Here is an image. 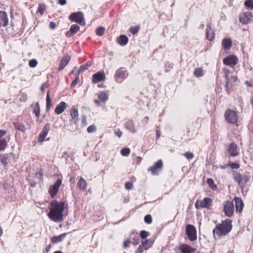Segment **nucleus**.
<instances>
[{"mask_svg": "<svg viewBox=\"0 0 253 253\" xmlns=\"http://www.w3.org/2000/svg\"><path fill=\"white\" fill-rule=\"evenodd\" d=\"M250 176L248 174L243 175L238 182V184L240 187L243 189L244 187L246 185L247 183L250 181Z\"/></svg>", "mask_w": 253, "mask_h": 253, "instance_id": "f3484780", "label": "nucleus"}, {"mask_svg": "<svg viewBox=\"0 0 253 253\" xmlns=\"http://www.w3.org/2000/svg\"><path fill=\"white\" fill-rule=\"evenodd\" d=\"M125 127L132 133H135L136 131L134 123L132 120H129L125 123Z\"/></svg>", "mask_w": 253, "mask_h": 253, "instance_id": "b1692460", "label": "nucleus"}, {"mask_svg": "<svg viewBox=\"0 0 253 253\" xmlns=\"http://www.w3.org/2000/svg\"><path fill=\"white\" fill-rule=\"evenodd\" d=\"M74 35V34L72 31H71L70 29L66 33V36L67 37H71L73 36Z\"/></svg>", "mask_w": 253, "mask_h": 253, "instance_id": "bf43d9fd", "label": "nucleus"}, {"mask_svg": "<svg viewBox=\"0 0 253 253\" xmlns=\"http://www.w3.org/2000/svg\"><path fill=\"white\" fill-rule=\"evenodd\" d=\"M70 115L71 116V121L74 123V124H76L79 120V114L77 109L72 108L70 111Z\"/></svg>", "mask_w": 253, "mask_h": 253, "instance_id": "5701e85b", "label": "nucleus"}, {"mask_svg": "<svg viewBox=\"0 0 253 253\" xmlns=\"http://www.w3.org/2000/svg\"><path fill=\"white\" fill-rule=\"evenodd\" d=\"M7 141L5 139L0 140V151L4 150L7 145Z\"/></svg>", "mask_w": 253, "mask_h": 253, "instance_id": "37998d69", "label": "nucleus"}, {"mask_svg": "<svg viewBox=\"0 0 253 253\" xmlns=\"http://www.w3.org/2000/svg\"><path fill=\"white\" fill-rule=\"evenodd\" d=\"M232 45V42L228 39H224L222 42V46L224 50H228Z\"/></svg>", "mask_w": 253, "mask_h": 253, "instance_id": "bb28decb", "label": "nucleus"}, {"mask_svg": "<svg viewBox=\"0 0 253 253\" xmlns=\"http://www.w3.org/2000/svg\"><path fill=\"white\" fill-rule=\"evenodd\" d=\"M96 130V128L94 125H91L89 126L87 128V131L88 133H91L95 131Z\"/></svg>", "mask_w": 253, "mask_h": 253, "instance_id": "3c124183", "label": "nucleus"}, {"mask_svg": "<svg viewBox=\"0 0 253 253\" xmlns=\"http://www.w3.org/2000/svg\"><path fill=\"white\" fill-rule=\"evenodd\" d=\"M31 108L33 109V113L35 114L37 117V121H38L40 116V108L39 103L36 102L31 105Z\"/></svg>", "mask_w": 253, "mask_h": 253, "instance_id": "4be33fe9", "label": "nucleus"}, {"mask_svg": "<svg viewBox=\"0 0 253 253\" xmlns=\"http://www.w3.org/2000/svg\"><path fill=\"white\" fill-rule=\"evenodd\" d=\"M144 250H145L144 248V247L143 246L142 244L139 245V246L138 248L137 252L139 253H142L144 251Z\"/></svg>", "mask_w": 253, "mask_h": 253, "instance_id": "13d9d810", "label": "nucleus"}, {"mask_svg": "<svg viewBox=\"0 0 253 253\" xmlns=\"http://www.w3.org/2000/svg\"><path fill=\"white\" fill-rule=\"evenodd\" d=\"M223 70L224 71V75H225V80H226L225 86L226 87H227L228 84H230V83L231 82V80L229 78V74L230 72L227 69H226V68H224Z\"/></svg>", "mask_w": 253, "mask_h": 253, "instance_id": "c9c22d12", "label": "nucleus"}, {"mask_svg": "<svg viewBox=\"0 0 253 253\" xmlns=\"http://www.w3.org/2000/svg\"><path fill=\"white\" fill-rule=\"evenodd\" d=\"M128 73L125 68H120L117 70L114 75V79L118 83H121L125 79L127 78Z\"/></svg>", "mask_w": 253, "mask_h": 253, "instance_id": "7ed1b4c3", "label": "nucleus"}, {"mask_svg": "<svg viewBox=\"0 0 253 253\" xmlns=\"http://www.w3.org/2000/svg\"><path fill=\"white\" fill-rule=\"evenodd\" d=\"M98 97L102 102H106L108 100V95L104 91L100 92Z\"/></svg>", "mask_w": 253, "mask_h": 253, "instance_id": "72a5a7b5", "label": "nucleus"}, {"mask_svg": "<svg viewBox=\"0 0 253 253\" xmlns=\"http://www.w3.org/2000/svg\"><path fill=\"white\" fill-rule=\"evenodd\" d=\"M50 205L51 207L47 214L48 217L54 222L62 221L63 219V213L65 208V202L53 200Z\"/></svg>", "mask_w": 253, "mask_h": 253, "instance_id": "f257e3e1", "label": "nucleus"}, {"mask_svg": "<svg viewBox=\"0 0 253 253\" xmlns=\"http://www.w3.org/2000/svg\"><path fill=\"white\" fill-rule=\"evenodd\" d=\"M70 57L68 55L65 56L60 61V64L65 67L70 60Z\"/></svg>", "mask_w": 253, "mask_h": 253, "instance_id": "f704fd0d", "label": "nucleus"}, {"mask_svg": "<svg viewBox=\"0 0 253 253\" xmlns=\"http://www.w3.org/2000/svg\"><path fill=\"white\" fill-rule=\"evenodd\" d=\"M244 4L246 7L253 9V0H246Z\"/></svg>", "mask_w": 253, "mask_h": 253, "instance_id": "a18cd8bd", "label": "nucleus"}, {"mask_svg": "<svg viewBox=\"0 0 253 253\" xmlns=\"http://www.w3.org/2000/svg\"><path fill=\"white\" fill-rule=\"evenodd\" d=\"M207 182H208V183L209 184V186H210L212 188V186H211V185H212V184H213V185H214V182H213V180H212V179H211V178H209V179H208V180H207Z\"/></svg>", "mask_w": 253, "mask_h": 253, "instance_id": "052dcab7", "label": "nucleus"}, {"mask_svg": "<svg viewBox=\"0 0 253 253\" xmlns=\"http://www.w3.org/2000/svg\"><path fill=\"white\" fill-rule=\"evenodd\" d=\"M105 79V74L102 72H98L92 76V82L93 83H97L103 81Z\"/></svg>", "mask_w": 253, "mask_h": 253, "instance_id": "2eb2a0df", "label": "nucleus"}, {"mask_svg": "<svg viewBox=\"0 0 253 253\" xmlns=\"http://www.w3.org/2000/svg\"><path fill=\"white\" fill-rule=\"evenodd\" d=\"M183 156L189 160H191L194 157V155L191 152H185L183 154Z\"/></svg>", "mask_w": 253, "mask_h": 253, "instance_id": "8fccbe9b", "label": "nucleus"}, {"mask_svg": "<svg viewBox=\"0 0 253 253\" xmlns=\"http://www.w3.org/2000/svg\"><path fill=\"white\" fill-rule=\"evenodd\" d=\"M13 125L16 129L21 131L24 132L26 129L25 125L19 121H15L13 122Z\"/></svg>", "mask_w": 253, "mask_h": 253, "instance_id": "cd10ccee", "label": "nucleus"}, {"mask_svg": "<svg viewBox=\"0 0 253 253\" xmlns=\"http://www.w3.org/2000/svg\"><path fill=\"white\" fill-rule=\"evenodd\" d=\"M228 166L232 169H238L240 167L239 165L235 163H230L228 164Z\"/></svg>", "mask_w": 253, "mask_h": 253, "instance_id": "603ef678", "label": "nucleus"}, {"mask_svg": "<svg viewBox=\"0 0 253 253\" xmlns=\"http://www.w3.org/2000/svg\"><path fill=\"white\" fill-rule=\"evenodd\" d=\"M206 36L207 39L210 41H212L214 38V33L210 25L207 26Z\"/></svg>", "mask_w": 253, "mask_h": 253, "instance_id": "412c9836", "label": "nucleus"}, {"mask_svg": "<svg viewBox=\"0 0 253 253\" xmlns=\"http://www.w3.org/2000/svg\"><path fill=\"white\" fill-rule=\"evenodd\" d=\"M234 206L233 202L226 201L223 205V211L228 217H231L234 213Z\"/></svg>", "mask_w": 253, "mask_h": 253, "instance_id": "0eeeda50", "label": "nucleus"}, {"mask_svg": "<svg viewBox=\"0 0 253 253\" xmlns=\"http://www.w3.org/2000/svg\"><path fill=\"white\" fill-rule=\"evenodd\" d=\"M231 222L230 219H228L223 221L221 224H217L212 231L214 239H216V236L220 237L230 232L232 227Z\"/></svg>", "mask_w": 253, "mask_h": 253, "instance_id": "f03ea898", "label": "nucleus"}, {"mask_svg": "<svg viewBox=\"0 0 253 253\" xmlns=\"http://www.w3.org/2000/svg\"><path fill=\"white\" fill-rule=\"evenodd\" d=\"M115 134L119 137H121L122 135V132L119 128H116L114 129Z\"/></svg>", "mask_w": 253, "mask_h": 253, "instance_id": "6e6d98bb", "label": "nucleus"}, {"mask_svg": "<svg viewBox=\"0 0 253 253\" xmlns=\"http://www.w3.org/2000/svg\"><path fill=\"white\" fill-rule=\"evenodd\" d=\"M62 183L61 179L58 178L55 183L50 187L49 190V193L51 198H53L57 193L59 188Z\"/></svg>", "mask_w": 253, "mask_h": 253, "instance_id": "6e6552de", "label": "nucleus"}, {"mask_svg": "<svg viewBox=\"0 0 253 253\" xmlns=\"http://www.w3.org/2000/svg\"><path fill=\"white\" fill-rule=\"evenodd\" d=\"M235 203V207L237 212H241L244 207V203L243 200L239 197H235L234 199Z\"/></svg>", "mask_w": 253, "mask_h": 253, "instance_id": "dca6fc26", "label": "nucleus"}, {"mask_svg": "<svg viewBox=\"0 0 253 253\" xmlns=\"http://www.w3.org/2000/svg\"><path fill=\"white\" fill-rule=\"evenodd\" d=\"M82 119L83 124L84 125H86V116L85 115H83L82 116Z\"/></svg>", "mask_w": 253, "mask_h": 253, "instance_id": "0e129e2a", "label": "nucleus"}, {"mask_svg": "<svg viewBox=\"0 0 253 253\" xmlns=\"http://www.w3.org/2000/svg\"><path fill=\"white\" fill-rule=\"evenodd\" d=\"M130 152V149L129 148H123L121 151V154L123 156H127Z\"/></svg>", "mask_w": 253, "mask_h": 253, "instance_id": "a19ab883", "label": "nucleus"}, {"mask_svg": "<svg viewBox=\"0 0 253 253\" xmlns=\"http://www.w3.org/2000/svg\"><path fill=\"white\" fill-rule=\"evenodd\" d=\"M242 175H241L240 173L237 171H234L233 173V178L235 181L237 183L239 182Z\"/></svg>", "mask_w": 253, "mask_h": 253, "instance_id": "ea45409f", "label": "nucleus"}, {"mask_svg": "<svg viewBox=\"0 0 253 253\" xmlns=\"http://www.w3.org/2000/svg\"><path fill=\"white\" fill-rule=\"evenodd\" d=\"M117 42L120 45L124 46L127 43L128 38L126 36L124 35H121L117 39Z\"/></svg>", "mask_w": 253, "mask_h": 253, "instance_id": "a878e982", "label": "nucleus"}, {"mask_svg": "<svg viewBox=\"0 0 253 253\" xmlns=\"http://www.w3.org/2000/svg\"><path fill=\"white\" fill-rule=\"evenodd\" d=\"M145 250L149 249L153 245V241L151 240H147L141 243Z\"/></svg>", "mask_w": 253, "mask_h": 253, "instance_id": "2f4dec72", "label": "nucleus"}, {"mask_svg": "<svg viewBox=\"0 0 253 253\" xmlns=\"http://www.w3.org/2000/svg\"><path fill=\"white\" fill-rule=\"evenodd\" d=\"M228 151L232 157H236L239 154V150L237 145L234 143H231L229 145Z\"/></svg>", "mask_w": 253, "mask_h": 253, "instance_id": "f8f14e48", "label": "nucleus"}, {"mask_svg": "<svg viewBox=\"0 0 253 253\" xmlns=\"http://www.w3.org/2000/svg\"><path fill=\"white\" fill-rule=\"evenodd\" d=\"M45 9V6L43 4H40L39 5L37 12L40 13L41 15H42Z\"/></svg>", "mask_w": 253, "mask_h": 253, "instance_id": "c03bdc74", "label": "nucleus"}, {"mask_svg": "<svg viewBox=\"0 0 253 253\" xmlns=\"http://www.w3.org/2000/svg\"><path fill=\"white\" fill-rule=\"evenodd\" d=\"M105 32V28L103 27L100 26L96 30V34L98 36H102Z\"/></svg>", "mask_w": 253, "mask_h": 253, "instance_id": "e433bc0d", "label": "nucleus"}, {"mask_svg": "<svg viewBox=\"0 0 253 253\" xmlns=\"http://www.w3.org/2000/svg\"><path fill=\"white\" fill-rule=\"evenodd\" d=\"M50 128V126L49 124H46L45 125L39 136L38 140L39 142H42L44 141V138L48 134Z\"/></svg>", "mask_w": 253, "mask_h": 253, "instance_id": "9d476101", "label": "nucleus"}, {"mask_svg": "<svg viewBox=\"0 0 253 253\" xmlns=\"http://www.w3.org/2000/svg\"><path fill=\"white\" fill-rule=\"evenodd\" d=\"M56 27V24L55 22H51L50 23L49 27L51 29H54Z\"/></svg>", "mask_w": 253, "mask_h": 253, "instance_id": "e2e57ef3", "label": "nucleus"}, {"mask_svg": "<svg viewBox=\"0 0 253 253\" xmlns=\"http://www.w3.org/2000/svg\"><path fill=\"white\" fill-rule=\"evenodd\" d=\"M252 17L251 12L242 13L240 16V22L244 24H248L252 20Z\"/></svg>", "mask_w": 253, "mask_h": 253, "instance_id": "9b49d317", "label": "nucleus"}, {"mask_svg": "<svg viewBox=\"0 0 253 253\" xmlns=\"http://www.w3.org/2000/svg\"><path fill=\"white\" fill-rule=\"evenodd\" d=\"M144 221L147 224H150L152 222V216L150 214H147L144 217Z\"/></svg>", "mask_w": 253, "mask_h": 253, "instance_id": "49530a36", "label": "nucleus"}, {"mask_svg": "<svg viewBox=\"0 0 253 253\" xmlns=\"http://www.w3.org/2000/svg\"><path fill=\"white\" fill-rule=\"evenodd\" d=\"M226 121L231 124H236L238 122V115L236 112L231 110H228L225 113Z\"/></svg>", "mask_w": 253, "mask_h": 253, "instance_id": "423d86ee", "label": "nucleus"}, {"mask_svg": "<svg viewBox=\"0 0 253 253\" xmlns=\"http://www.w3.org/2000/svg\"><path fill=\"white\" fill-rule=\"evenodd\" d=\"M66 236V233H63L58 236H53L51 238V241L53 243H57L58 242H61L65 238Z\"/></svg>", "mask_w": 253, "mask_h": 253, "instance_id": "c85d7f7f", "label": "nucleus"}, {"mask_svg": "<svg viewBox=\"0 0 253 253\" xmlns=\"http://www.w3.org/2000/svg\"><path fill=\"white\" fill-rule=\"evenodd\" d=\"M163 165V162L161 160H158L155 166L150 167L149 170L151 171L152 174H157L158 169H162Z\"/></svg>", "mask_w": 253, "mask_h": 253, "instance_id": "a211bd4d", "label": "nucleus"}, {"mask_svg": "<svg viewBox=\"0 0 253 253\" xmlns=\"http://www.w3.org/2000/svg\"><path fill=\"white\" fill-rule=\"evenodd\" d=\"M38 64V62L36 59H33L29 61V65L31 68L35 67Z\"/></svg>", "mask_w": 253, "mask_h": 253, "instance_id": "de8ad7c7", "label": "nucleus"}, {"mask_svg": "<svg viewBox=\"0 0 253 253\" xmlns=\"http://www.w3.org/2000/svg\"><path fill=\"white\" fill-rule=\"evenodd\" d=\"M58 2L60 5H64L66 4V3L67 2V0H58Z\"/></svg>", "mask_w": 253, "mask_h": 253, "instance_id": "69168bd1", "label": "nucleus"}, {"mask_svg": "<svg viewBox=\"0 0 253 253\" xmlns=\"http://www.w3.org/2000/svg\"><path fill=\"white\" fill-rule=\"evenodd\" d=\"M238 61L236 56L233 55H230L224 58L223 62L225 65L233 66L235 65Z\"/></svg>", "mask_w": 253, "mask_h": 253, "instance_id": "1a4fd4ad", "label": "nucleus"}, {"mask_svg": "<svg viewBox=\"0 0 253 253\" xmlns=\"http://www.w3.org/2000/svg\"><path fill=\"white\" fill-rule=\"evenodd\" d=\"M125 188L127 190H131L133 188V184L132 183L127 182L125 184Z\"/></svg>", "mask_w": 253, "mask_h": 253, "instance_id": "5fc2aeb1", "label": "nucleus"}, {"mask_svg": "<svg viewBox=\"0 0 253 253\" xmlns=\"http://www.w3.org/2000/svg\"><path fill=\"white\" fill-rule=\"evenodd\" d=\"M200 200H198L196 201V202L195 203V207L197 209H199L200 208H202L201 206H200Z\"/></svg>", "mask_w": 253, "mask_h": 253, "instance_id": "680f3d73", "label": "nucleus"}, {"mask_svg": "<svg viewBox=\"0 0 253 253\" xmlns=\"http://www.w3.org/2000/svg\"><path fill=\"white\" fill-rule=\"evenodd\" d=\"M131 241L129 240H127L124 242L123 247L125 249L128 248L129 246V244Z\"/></svg>", "mask_w": 253, "mask_h": 253, "instance_id": "4d7b16f0", "label": "nucleus"}, {"mask_svg": "<svg viewBox=\"0 0 253 253\" xmlns=\"http://www.w3.org/2000/svg\"><path fill=\"white\" fill-rule=\"evenodd\" d=\"M46 110L48 111L49 109L51 106V101L49 96V92H47L46 97Z\"/></svg>", "mask_w": 253, "mask_h": 253, "instance_id": "58836bf2", "label": "nucleus"}, {"mask_svg": "<svg viewBox=\"0 0 253 253\" xmlns=\"http://www.w3.org/2000/svg\"><path fill=\"white\" fill-rule=\"evenodd\" d=\"M194 75L197 78L202 77L204 75V71L201 68H195L194 71Z\"/></svg>", "mask_w": 253, "mask_h": 253, "instance_id": "473e14b6", "label": "nucleus"}, {"mask_svg": "<svg viewBox=\"0 0 253 253\" xmlns=\"http://www.w3.org/2000/svg\"><path fill=\"white\" fill-rule=\"evenodd\" d=\"M78 187L82 190H85L87 187V183L85 180L81 177L77 183Z\"/></svg>", "mask_w": 253, "mask_h": 253, "instance_id": "393cba45", "label": "nucleus"}, {"mask_svg": "<svg viewBox=\"0 0 253 253\" xmlns=\"http://www.w3.org/2000/svg\"><path fill=\"white\" fill-rule=\"evenodd\" d=\"M212 200L209 197L204 198V199L200 202V206L202 208H205L208 210L211 209L212 205Z\"/></svg>", "mask_w": 253, "mask_h": 253, "instance_id": "ddd939ff", "label": "nucleus"}, {"mask_svg": "<svg viewBox=\"0 0 253 253\" xmlns=\"http://www.w3.org/2000/svg\"><path fill=\"white\" fill-rule=\"evenodd\" d=\"M6 133V131L5 130H3L0 129V138L1 137H2Z\"/></svg>", "mask_w": 253, "mask_h": 253, "instance_id": "774afa93", "label": "nucleus"}, {"mask_svg": "<svg viewBox=\"0 0 253 253\" xmlns=\"http://www.w3.org/2000/svg\"><path fill=\"white\" fill-rule=\"evenodd\" d=\"M186 234L191 241H194L197 239V231L194 225L191 224L186 225Z\"/></svg>", "mask_w": 253, "mask_h": 253, "instance_id": "39448f33", "label": "nucleus"}, {"mask_svg": "<svg viewBox=\"0 0 253 253\" xmlns=\"http://www.w3.org/2000/svg\"><path fill=\"white\" fill-rule=\"evenodd\" d=\"M8 24V19L6 13L0 10V27H6Z\"/></svg>", "mask_w": 253, "mask_h": 253, "instance_id": "4468645a", "label": "nucleus"}, {"mask_svg": "<svg viewBox=\"0 0 253 253\" xmlns=\"http://www.w3.org/2000/svg\"><path fill=\"white\" fill-rule=\"evenodd\" d=\"M149 235V233L145 230H142L140 233L139 237H140L142 239H144L147 237Z\"/></svg>", "mask_w": 253, "mask_h": 253, "instance_id": "09e8293b", "label": "nucleus"}, {"mask_svg": "<svg viewBox=\"0 0 253 253\" xmlns=\"http://www.w3.org/2000/svg\"><path fill=\"white\" fill-rule=\"evenodd\" d=\"M67 104L64 101L61 102L59 104H58L54 112L55 114L57 115H59L63 113L65 109L67 108Z\"/></svg>", "mask_w": 253, "mask_h": 253, "instance_id": "6ab92c4d", "label": "nucleus"}, {"mask_svg": "<svg viewBox=\"0 0 253 253\" xmlns=\"http://www.w3.org/2000/svg\"><path fill=\"white\" fill-rule=\"evenodd\" d=\"M69 19L73 22L80 24H84V19L82 12L78 11L71 13L69 16Z\"/></svg>", "mask_w": 253, "mask_h": 253, "instance_id": "20e7f679", "label": "nucleus"}, {"mask_svg": "<svg viewBox=\"0 0 253 253\" xmlns=\"http://www.w3.org/2000/svg\"><path fill=\"white\" fill-rule=\"evenodd\" d=\"M1 162L4 166H6L9 163L10 160L7 154L3 156L1 158Z\"/></svg>", "mask_w": 253, "mask_h": 253, "instance_id": "4c0bfd02", "label": "nucleus"}, {"mask_svg": "<svg viewBox=\"0 0 253 253\" xmlns=\"http://www.w3.org/2000/svg\"><path fill=\"white\" fill-rule=\"evenodd\" d=\"M138 31V28L136 27H132L129 28V32L132 34H136Z\"/></svg>", "mask_w": 253, "mask_h": 253, "instance_id": "864d4df0", "label": "nucleus"}, {"mask_svg": "<svg viewBox=\"0 0 253 253\" xmlns=\"http://www.w3.org/2000/svg\"><path fill=\"white\" fill-rule=\"evenodd\" d=\"M179 250L182 253H192L195 251V249L192 248L188 245L183 244L179 247Z\"/></svg>", "mask_w": 253, "mask_h": 253, "instance_id": "aec40b11", "label": "nucleus"}, {"mask_svg": "<svg viewBox=\"0 0 253 253\" xmlns=\"http://www.w3.org/2000/svg\"><path fill=\"white\" fill-rule=\"evenodd\" d=\"M70 30L75 34L80 30V27L77 24H74L71 26Z\"/></svg>", "mask_w": 253, "mask_h": 253, "instance_id": "79ce46f5", "label": "nucleus"}, {"mask_svg": "<svg viewBox=\"0 0 253 253\" xmlns=\"http://www.w3.org/2000/svg\"><path fill=\"white\" fill-rule=\"evenodd\" d=\"M77 80H78V79L76 78L75 80H74L72 82V83L71 84V87H74L75 85H76V84H77Z\"/></svg>", "mask_w": 253, "mask_h": 253, "instance_id": "338daca9", "label": "nucleus"}, {"mask_svg": "<svg viewBox=\"0 0 253 253\" xmlns=\"http://www.w3.org/2000/svg\"><path fill=\"white\" fill-rule=\"evenodd\" d=\"M91 65V62L90 61H87L85 64L82 65L80 66L79 69L76 72V74L78 75L80 73L84 71L85 70L87 69Z\"/></svg>", "mask_w": 253, "mask_h": 253, "instance_id": "c756f323", "label": "nucleus"}, {"mask_svg": "<svg viewBox=\"0 0 253 253\" xmlns=\"http://www.w3.org/2000/svg\"><path fill=\"white\" fill-rule=\"evenodd\" d=\"M130 238L133 239V241L132 243L134 245H136L139 243L140 237L137 233H132L130 235Z\"/></svg>", "mask_w": 253, "mask_h": 253, "instance_id": "7c9ffc66", "label": "nucleus"}]
</instances>
